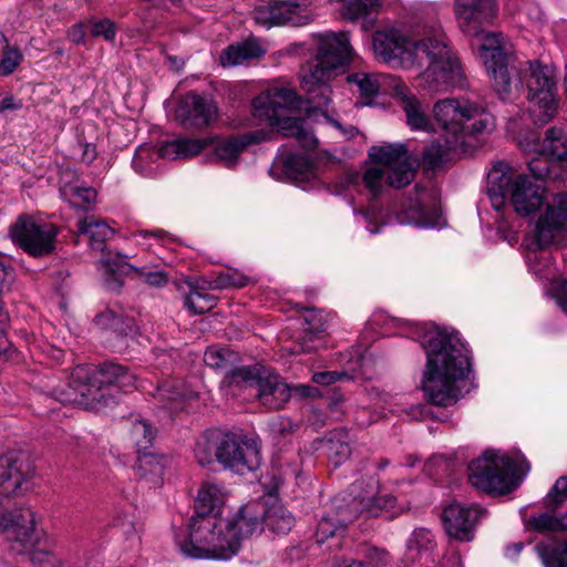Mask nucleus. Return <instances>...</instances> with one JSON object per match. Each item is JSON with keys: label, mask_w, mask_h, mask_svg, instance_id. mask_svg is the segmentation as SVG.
<instances>
[{"label": "nucleus", "mask_w": 567, "mask_h": 567, "mask_svg": "<svg viewBox=\"0 0 567 567\" xmlns=\"http://www.w3.org/2000/svg\"><path fill=\"white\" fill-rule=\"evenodd\" d=\"M347 81L348 83H353L358 86L360 95L363 99L371 100L380 91V81L379 75L377 74L355 72L349 74L347 76Z\"/></svg>", "instance_id": "46"}, {"label": "nucleus", "mask_w": 567, "mask_h": 567, "mask_svg": "<svg viewBox=\"0 0 567 567\" xmlns=\"http://www.w3.org/2000/svg\"><path fill=\"white\" fill-rule=\"evenodd\" d=\"M87 374L91 389L99 390L103 396L110 395V400L101 401V410L115 405L120 394L133 389L136 382L127 367L113 361H105L93 369L87 368Z\"/></svg>", "instance_id": "13"}, {"label": "nucleus", "mask_w": 567, "mask_h": 567, "mask_svg": "<svg viewBox=\"0 0 567 567\" xmlns=\"http://www.w3.org/2000/svg\"><path fill=\"white\" fill-rule=\"evenodd\" d=\"M514 183L512 168L497 163L487 175V195L495 210L501 212L511 194Z\"/></svg>", "instance_id": "24"}, {"label": "nucleus", "mask_w": 567, "mask_h": 567, "mask_svg": "<svg viewBox=\"0 0 567 567\" xmlns=\"http://www.w3.org/2000/svg\"><path fill=\"white\" fill-rule=\"evenodd\" d=\"M29 559L33 567H61L60 559L47 549L31 550Z\"/></svg>", "instance_id": "57"}, {"label": "nucleus", "mask_w": 567, "mask_h": 567, "mask_svg": "<svg viewBox=\"0 0 567 567\" xmlns=\"http://www.w3.org/2000/svg\"><path fill=\"white\" fill-rule=\"evenodd\" d=\"M291 390L292 396L300 399H316L321 396L319 389L309 384H297L291 386Z\"/></svg>", "instance_id": "63"}, {"label": "nucleus", "mask_w": 567, "mask_h": 567, "mask_svg": "<svg viewBox=\"0 0 567 567\" xmlns=\"http://www.w3.org/2000/svg\"><path fill=\"white\" fill-rule=\"evenodd\" d=\"M227 544L231 545V556L238 553L243 539L261 532V518L258 504H247L239 508L225 526Z\"/></svg>", "instance_id": "20"}, {"label": "nucleus", "mask_w": 567, "mask_h": 567, "mask_svg": "<svg viewBox=\"0 0 567 567\" xmlns=\"http://www.w3.org/2000/svg\"><path fill=\"white\" fill-rule=\"evenodd\" d=\"M168 457L147 451L137 453L136 472L140 480L150 484V487L159 486L167 466Z\"/></svg>", "instance_id": "27"}, {"label": "nucleus", "mask_w": 567, "mask_h": 567, "mask_svg": "<svg viewBox=\"0 0 567 567\" xmlns=\"http://www.w3.org/2000/svg\"><path fill=\"white\" fill-rule=\"evenodd\" d=\"M251 284V278L237 269H225L213 278V287L217 290L244 288Z\"/></svg>", "instance_id": "45"}, {"label": "nucleus", "mask_w": 567, "mask_h": 567, "mask_svg": "<svg viewBox=\"0 0 567 567\" xmlns=\"http://www.w3.org/2000/svg\"><path fill=\"white\" fill-rule=\"evenodd\" d=\"M261 530L276 536L287 535L295 526L293 515L282 505L274 504L260 513Z\"/></svg>", "instance_id": "31"}, {"label": "nucleus", "mask_w": 567, "mask_h": 567, "mask_svg": "<svg viewBox=\"0 0 567 567\" xmlns=\"http://www.w3.org/2000/svg\"><path fill=\"white\" fill-rule=\"evenodd\" d=\"M60 228L52 223H39L29 214H20L9 226L11 241L34 258L52 255Z\"/></svg>", "instance_id": "10"}, {"label": "nucleus", "mask_w": 567, "mask_h": 567, "mask_svg": "<svg viewBox=\"0 0 567 567\" xmlns=\"http://www.w3.org/2000/svg\"><path fill=\"white\" fill-rule=\"evenodd\" d=\"M278 126L285 132V135L296 136L305 148L313 150L316 147V137L302 127L299 118L284 117L278 120Z\"/></svg>", "instance_id": "44"}, {"label": "nucleus", "mask_w": 567, "mask_h": 567, "mask_svg": "<svg viewBox=\"0 0 567 567\" xmlns=\"http://www.w3.org/2000/svg\"><path fill=\"white\" fill-rule=\"evenodd\" d=\"M193 393H186L179 385L172 383H164L159 385L154 394V398L163 409H167L172 413L184 411L186 409L187 399L192 398Z\"/></svg>", "instance_id": "40"}, {"label": "nucleus", "mask_w": 567, "mask_h": 567, "mask_svg": "<svg viewBox=\"0 0 567 567\" xmlns=\"http://www.w3.org/2000/svg\"><path fill=\"white\" fill-rule=\"evenodd\" d=\"M368 154L373 163L388 167L386 181L390 187L402 188L414 181L416 168L404 144L373 145Z\"/></svg>", "instance_id": "14"}, {"label": "nucleus", "mask_w": 567, "mask_h": 567, "mask_svg": "<svg viewBox=\"0 0 567 567\" xmlns=\"http://www.w3.org/2000/svg\"><path fill=\"white\" fill-rule=\"evenodd\" d=\"M567 224V194L559 193L548 205L535 228V241L539 249L553 244Z\"/></svg>", "instance_id": "19"}, {"label": "nucleus", "mask_w": 567, "mask_h": 567, "mask_svg": "<svg viewBox=\"0 0 567 567\" xmlns=\"http://www.w3.org/2000/svg\"><path fill=\"white\" fill-rule=\"evenodd\" d=\"M388 171L381 167H369L362 175V182L373 196H378L388 184Z\"/></svg>", "instance_id": "50"}, {"label": "nucleus", "mask_w": 567, "mask_h": 567, "mask_svg": "<svg viewBox=\"0 0 567 567\" xmlns=\"http://www.w3.org/2000/svg\"><path fill=\"white\" fill-rule=\"evenodd\" d=\"M275 166L279 167L284 175L291 181H305L312 172L311 161L300 154L288 153L275 162Z\"/></svg>", "instance_id": "38"}, {"label": "nucleus", "mask_w": 567, "mask_h": 567, "mask_svg": "<svg viewBox=\"0 0 567 567\" xmlns=\"http://www.w3.org/2000/svg\"><path fill=\"white\" fill-rule=\"evenodd\" d=\"M217 297L209 292H187L184 298V306L193 315H204L217 306Z\"/></svg>", "instance_id": "47"}, {"label": "nucleus", "mask_w": 567, "mask_h": 567, "mask_svg": "<svg viewBox=\"0 0 567 567\" xmlns=\"http://www.w3.org/2000/svg\"><path fill=\"white\" fill-rule=\"evenodd\" d=\"M225 497L217 485L205 484L195 501V514L190 517L187 535L175 537L179 549L192 558L228 559L231 545L218 518Z\"/></svg>", "instance_id": "5"}, {"label": "nucleus", "mask_w": 567, "mask_h": 567, "mask_svg": "<svg viewBox=\"0 0 567 567\" xmlns=\"http://www.w3.org/2000/svg\"><path fill=\"white\" fill-rule=\"evenodd\" d=\"M355 519V513L351 511L349 504L338 507L336 517L323 516L317 526V542L323 543L329 537L337 534L338 530L344 528Z\"/></svg>", "instance_id": "36"}, {"label": "nucleus", "mask_w": 567, "mask_h": 567, "mask_svg": "<svg viewBox=\"0 0 567 567\" xmlns=\"http://www.w3.org/2000/svg\"><path fill=\"white\" fill-rule=\"evenodd\" d=\"M545 187L534 183L526 175H518L511 187L508 198L520 216H528L537 212L544 202Z\"/></svg>", "instance_id": "21"}, {"label": "nucleus", "mask_w": 567, "mask_h": 567, "mask_svg": "<svg viewBox=\"0 0 567 567\" xmlns=\"http://www.w3.org/2000/svg\"><path fill=\"white\" fill-rule=\"evenodd\" d=\"M95 328L110 331L117 337L134 338L138 333V326L133 317L113 308H106L93 318Z\"/></svg>", "instance_id": "25"}, {"label": "nucleus", "mask_w": 567, "mask_h": 567, "mask_svg": "<svg viewBox=\"0 0 567 567\" xmlns=\"http://www.w3.org/2000/svg\"><path fill=\"white\" fill-rule=\"evenodd\" d=\"M480 50L495 92L502 100L511 97L522 87L517 59L505 52L495 33L485 34Z\"/></svg>", "instance_id": "9"}, {"label": "nucleus", "mask_w": 567, "mask_h": 567, "mask_svg": "<svg viewBox=\"0 0 567 567\" xmlns=\"http://www.w3.org/2000/svg\"><path fill=\"white\" fill-rule=\"evenodd\" d=\"M87 28L92 37L103 38L105 41L112 42L115 39L117 27L107 18L101 20H90Z\"/></svg>", "instance_id": "51"}, {"label": "nucleus", "mask_w": 567, "mask_h": 567, "mask_svg": "<svg viewBox=\"0 0 567 567\" xmlns=\"http://www.w3.org/2000/svg\"><path fill=\"white\" fill-rule=\"evenodd\" d=\"M185 284L189 288L188 292H193V291L207 292V290H215L214 287L212 286L213 285V279L212 280H206L204 278H192V277H188L185 280Z\"/></svg>", "instance_id": "64"}, {"label": "nucleus", "mask_w": 567, "mask_h": 567, "mask_svg": "<svg viewBox=\"0 0 567 567\" xmlns=\"http://www.w3.org/2000/svg\"><path fill=\"white\" fill-rule=\"evenodd\" d=\"M23 107V101L7 92L0 94V114L9 111H18Z\"/></svg>", "instance_id": "61"}, {"label": "nucleus", "mask_w": 567, "mask_h": 567, "mask_svg": "<svg viewBox=\"0 0 567 567\" xmlns=\"http://www.w3.org/2000/svg\"><path fill=\"white\" fill-rule=\"evenodd\" d=\"M426 364L422 390L427 401L436 406H451L458 401L457 382L471 372L468 351L457 332L429 331L422 341Z\"/></svg>", "instance_id": "3"}, {"label": "nucleus", "mask_w": 567, "mask_h": 567, "mask_svg": "<svg viewBox=\"0 0 567 567\" xmlns=\"http://www.w3.org/2000/svg\"><path fill=\"white\" fill-rule=\"evenodd\" d=\"M259 134L260 132H248L218 141L214 148L216 158L226 167H233L247 146L259 142Z\"/></svg>", "instance_id": "26"}, {"label": "nucleus", "mask_w": 567, "mask_h": 567, "mask_svg": "<svg viewBox=\"0 0 567 567\" xmlns=\"http://www.w3.org/2000/svg\"><path fill=\"white\" fill-rule=\"evenodd\" d=\"M305 311V329L311 333H320L327 330L328 321L321 310L313 307L302 308Z\"/></svg>", "instance_id": "52"}, {"label": "nucleus", "mask_w": 567, "mask_h": 567, "mask_svg": "<svg viewBox=\"0 0 567 567\" xmlns=\"http://www.w3.org/2000/svg\"><path fill=\"white\" fill-rule=\"evenodd\" d=\"M14 280V269L0 260V295L10 289Z\"/></svg>", "instance_id": "62"}, {"label": "nucleus", "mask_w": 567, "mask_h": 567, "mask_svg": "<svg viewBox=\"0 0 567 567\" xmlns=\"http://www.w3.org/2000/svg\"><path fill=\"white\" fill-rule=\"evenodd\" d=\"M105 265V286L107 289L116 291L123 286L124 278L133 275L151 287L161 288L167 285L169 280L168 272L158 269L157 267H134L130 265L126 257L120 254L114 256H106L104 259Z\"/></svg>", "instance_id": "15"}, {"label": "nucleus", "mask_w": 567, "mask_h": 567, "mask_svg": "<svg viewBox=\"0 0 567 567\" xmlns=\"http://www.w3.org/2000/svg\"><path fill=\"white\" fill-rule=\"evenodd\" d=\"M546 156L542 155L540 157H535L528 163V169L533 174V176L542 181L549 174V163Z\"/></svg>", "instance_id": "60"}, {"label": "nucleus", "mask_w": 567, "mask_h": 567, "mask_svg": "<svg viewBox=\"0 0 567 567\" xmlns=\"http://www.w3.org/2000/svg\"><path fill=\"white\" fill-rule=\"evenodd\" d=\"M394 93L406 114L408 124L414 130H429L430 120L422 111L421 103L409 87L403 83H396L394 85Z\"/></svg>", "instance_id": "28"}, {"label": "nucleus", "mask_w": 567, "mask_h": 567, "mask_svg": "<svg viewBox=\"0 0 567 567\" xmlns=\"http://www.w3.org/2000/svg\"><path fill=\"white\" fill-rule=\"evenodd\" d=\"M217 115L215 102L196 92H188L179 102L176 117L186 128L208 126Z\"/></svg>", "instance_id": "18"}, {"label": "nucleus", "mask_w": 567, "mask_h": 567, "mask_svg": "<svg viewBox=\"0 0 567 567\" xmlns=\"http://www.w3.org/2000/svg\"><path fill=\"white\" fill-rule=\"evenodd\" d=\"M529 526L538 533L563 532L561 516L556 517L547 513L532 517Z\"/></svg>", "instance_id": "53"}, {"label": "nucleus", "mask_w": 567, "mask_h": 567, "mask_svg": "<svg viewBox=\"0 0 567 567\" xmlns=\"http://www.w3.org/2000/svg\"><path fill=\"white\" fill-rule=\"evenodd\" d=\"M70 190L72 198L69 199V203L76 209L86 210L95 202L96 192L93 188L72 187Z\"/></svg>", "instance_id": "54"}, {"label": "nucleus", "mask_w": 567, "mask_h": 567, "mask_svg": "<svg viewBox=\"0 0 567 567\" xmlns=\"http://www.w3.org/2000/svg\"><path fill=\"white\" fill-rule=\"evenodd\" d=\"M78 233L89 238L92 249L103 251L105 241L113 236L114 230L104 221L91 216L78 221Z\"/></svg>", "instance_id": "35"}, {"label": "nucleus", "mask_w": 567, "mask_h": 567, "mask_svg": "<svg viewBox=\"0 0 567 567\" xmlns=\"http://www.w3.org/2000/svg\"><path fill=\"white\" fill-rule=\"evenodd\" d=\"M156 429L146 421H134L130 430V436L136 446V452L140 453L150 450L156 437Z\"/></svg>", "instance_id": "43"}, {"label": "nucleus", "mask_w": 567, "mask_h": 567, "mask_svg": "<svg viewBox=\"0 0 567 567\" xmlns=\"http://www.w3.org/2000/svg\"><path fill=\"white\" fill-rule=\"evenodd\" d=\"M434 120L443 130V138L434 140L423 150V162L437 168L451 154L465 153L467 136L491 133L494 116L476 102L467 99H443L433 107Z\"/></svg>", "instance_id": "4"}, {"label": "nucleus", "mask_w": 567, "mask_h": 567, "mask_svg": "<svg viewBox=\"0 0 567 567\" xmlns=\"http://www.w3.org/2000/svg\"><path fill=\"white\" fill-rule=\"evenodd\" d=\"M537 550L545 567H567V540L538 545Z\"/></svg>", "instance_id": "42"}, {"label": "nucleus", "mask_w": 567, "mask_h": 567, "mask_svg": "<svg viewBox=\"0 0 567 567\" xmlns=\"http://www.w3.org/2000/svg\"><path fill=\"white\" fill-rule=\"evenodd\" d=\"M218 463L237 474L254 472L261 464L260 449L257 442L245 434L223 432Z\"/></svg>", "instance_id": "12"}, {"label": "nucleus", "mask_w": 567, "mask_h": 567, "mask_svg": "<svg viewBox=\"0 0 567 567\" xmlns=\"http://www.w3.org/2000/svg\"><path fill=\"white\" fill-rule=\"evenodd\" d=\"M254 21L261 27H305L315 14L308 0H269L252 10Z\"/></svg>", "instance_id": "11"}, {"label": "nucleus", "mask_w": 567, "mask_h": 567, "mask_svg": "<svg viewBox=\"0 0 567 567\" xmlns=\"http://www.w3.org/2000/svg\"><path fill=\"white\" fill-rule=\"evenodd\" d=\"M486 511L478 505L462 506L452 504L442 512V522L450 538L458 542H471L475 537V528Z\"/></svg>", "instance_id": "17"}, {"label": "nucleus", "mask_w": 567, "mask_h": 567, "mask_svg": "<svg viewBox=\"0 0 567 567\" xmlns=\"http://www.w3.org/2000/svg\"><path fill=\"white\" fill-rule=\"evenodd\" d=\"M424 188L420 185L414 186L415 197L409 196L402 199L398 206L396 219L400 224H410L415 226H436L441 217L437 207L427 208L419 198V192Z\"/></svg>", "instance_id": "22"}, {"label": "nucleus", "mask_w": 567, "mask_h": 567, "mask_svg": "<svg viewBox=\"0 0 567 567\" xmlns=\"http://www.w3.org/2000/svg\"><path fill=\"white\" fill-rule=\"evenodd\" d=\"M266 54L256 38H249L244 42L228 45L220 54V63L224 66H234L244 63L247 60L259 59Z\"/></svg>", "instance_id": "29"}, {"label": "nucleus", "mask_w": 567, "mask_h": 567, "mask_svg": "<svg viewBox=\"0 0 567 567\" xmlns=\"http://www.w3.org/2000/svg\"><path fill=\"white\" fill-rule=\"evenodd\" d=\"M256 398L264 406L279 410L292 398V390L279 374L269 370L256 392Z\"/></svg>", "instance_id": "23"}, {"label": "nucleus", "mask_w": 567, "mask_h": 567, "mask_svg": "<svg viewBox=\"0 0 567 567\" xmlns=\"http://www.w3.org/2000/svg\"><path fill=\"white\" fill-rule=\"evenodd\" d=\"M269 370L270 369L268 367L261 363L243 365L239 362L230 372H228L227 375H225V381L228 385L245 389L254 388L258 390Z\"/></svg>", "instance_id": "30"}, {"label": "nucleus", "mask_w": 567, "mask_h": 567, "mask_svg": "<svg viewBox=\"0 0 567 567\" xmlns=\"http://www.w3.org/2000/svg\"><path fill=\"white\" fill-rule=\"evenodd\" d=\"M86 367H76L68 383L61 384L50 392V396L62 404H76L86 410L100 411L101 400L105 402V396L99 393V390L90 388ZM110 400V395L106 396Z\"/></svg>", "instance_id": "16"}, {"label": "nucleus", "mask_w": 567, "mask_h": 567, "mask_svg": "<svg viewBox=\"0 0 567 567\" xmlns=\"http://www.w3.org/2000/svg\"><path fill=\"white\" fill-rule=\"evenodd\" d=\"M373 50L379 61L392 68L426 66L416 76V84L431 94L465 86L464 71L440 25L425 28L414 39L394 29L377 31L373 35Z\"/></svg>", "instance_id": "1"}, {"label": "nucleus", "mask_w": 567, "mask_h": 567, "mask_svg": "<svg viewBox=\"0 0 567 567\" xmlns=\"http://www.w3.org/2000/svg\"><path fill=\"white\" fill-rule=\"evenodd\" d=\"M528 471L526 458L516 460L486 451L468 464V480L475 488L486 494L506 495L517 488L519 475Z\"/></svg>", "instance_id": "7"}, {"label": "nucleus", "mask_w": 567, "mask_h": 567, "mask_svg": "<svg viewBox=\"0 0 567 567\" xmlns=\"http://www.w3.org/2000/svg\"><path fill=\"white\" fill-rule=\"evenodd\" d=\"M567 501V476L559 477L546 497L547 507H558Z\"/></svg>", "instance_id": "58"}, {"label": "nucleus", "mask_w": 567, "mask_h": 567, "mask_svg": "<svg viewBox=\"0 0 567 567\" xmlns=\"http://www.w3.org/2000/svg\"><path fill=\"white\" fill-rule=\"evenodd\" d=\"M519 79L522 87L504 101L516 99L520 92H527V100L532 104L530 111L534 123L538 126L547 124L557 112V80L553 66L539 61L519 62Z\"/></svg>", "instance_id": "8"}, {"label": "nucleus", "mask_w": 567, "mask_h": 567, "mask_svg": "<svg viewBox=\"0 0 567 567\" xmlns=\"http://www.w3.org/2000/svg\"><path fill=\"white\" fill-rule=\"evenodd\" d=\"M458 16L467 22L489 23L497 13L495 0H455Z\"/></svg>", "instance_id": "32"}, {"label": "nucleus", "mask_w": 567, "mask_h": 567, "mask_svg": "<svg viewBox=\"0 0 567 567\" xmlns=\"http://www.w3.org/2000/svg\"><path fill=\"white\" fill-rule=\"evenodd\" d=\"M349 506L355 513V516L359 512L365 513L368 517H377L382 513H389V517H393L398 513L395 511L396 497L392 494L369 497L367 499L362 498L360 501L353 498Z\"/></svg>", "instance_id": "33"}, {"label": "nucleus", "mask_w": 567, "mask_h": 567, "mask_svg": "<svg viewBox=\"0 0 567 567\" xmlns=\"http://www.w3.org/2000/svg\"><path fill=\"white\" fill-rule=\"evenodd\" d=\"M539 152L550 159L567 161V133L561 127H549L545 133Z\"/></svg>", "instance_id": "39"}, {"label": "nucleus", "mask_w": 567, "mask_h": 567, "mask_svg": "<svg viewBox=\"0 0 567 567\" xmlns=\"http://www.w3.org/2000/svg\"><path fill=\"white\" fill-rule=\"evenodd\" d=\"M364 567H386L390 563V555L385 549L367 547L363 550Z\"/></svg>", "instance_id": "56"}, {"label": "nucleus", "mask_w": 567, "mask_h": 567, "mask_svg": "<svg viewBox=\"0 0 567 567\" xmlns=\"http://www.w3.org/2000/svg\"><path fill=\"white\" fill-rule=\"evenodd\" d=\"M209 143L210 141L207 138H176L162 145L158 155L168 159L195 156Z\"/></svg>", "instance_id": "34"}, {"label": "nucleus", "mask_w": 567, "mask_h": 567, "mask_svg": "<svg viewBox=\"0 0 567 567\" xmlns=\"http://www.w3.org/2000/svg\"><path fill=\"white\" fill-rule=\"evenodd\" d=\"M348 378V373L344 371H323L316 372L312 375V381L317 384L330 385Z\"/></svg>", "instance_id": "59"}, {"label": "nucleus", "mask_w": 567, "mask_h": 567, "mask_svg": "<svg viewBox=\"0 0 567 567\" xmlns=\"http://www.w3.org/2000/svg\"><path fill=\"white\" fill-rule=\"evenodd\" d=\"M317 53L301 70V86L306 91L302 99L288 87L274 89L268 104L275 116H279L280 109L300 111L303 102L307 109H322L330 102V80L337 70L346 69L354 54L350 44V33L324 32L315 37Z\"/></svg>", "instance_id": "2"}, {"label": "nucleus", "mask_w": 567, "mask_h": 567, "mask_svg": "<svg viewBox=\"0 0 567 567\" xmlns=\"http://www.w3.org/2000/svg\"><path fill=\"white\" fill-rule=\"evenodd\" d=\"M30 466L22 451L0 453V498L14 495L30 475ZM35 514L31 508L0 513V533L8 540L19 543L24 549L33 548L40 533L35 528Z\"/></svg>", "instance_id": "6"}, {"label": "nucleus", "mask_w": 567, "mask_h": 567, "mask_svg": "<svg viewBox=\"0 0 567 567\" xmlns=\"http://www.w3.org/2000/svg\"><path fill=\"white\" fill-rule=\"evenodd\" d=\"M221 437L223 432L218 430L206 431L198 437L194 453L197 462L202 466L212 464L215 460L218 462Z\"/></svg>", "instance_id": "37"}, {"label": "nucleus", "mask_w": 567, "mask_h": 567, "mask_svg": "<svg viewBox=\"0 0 567 567\" xmlns=\"http://www.w3.org/2000/svg\"><path fill=\"white\" fill-rule=\"evenodd\" d=\"M204 362L215 370L225 371L226 375L240 362L239 353L226 347H208L204 353Z\"/></svg>", "instance_id": "41"}, {"label": "nucleus", "mask_w": 567, "mask_h": 567, "mask_svg": "<svg viewBox=\"0 0 567 567\" xmlns=\"http://www.w3.org/2000/svg\"><path fill=\"white\" fill-rule=\"evenodd\" d=\"M22 61V54L17 48L7 47L3 50L2 59L0 61V74L8 76L14 72Z\"/></svg>", "instance_id": "55"}, {"label": "nucleus", "mask_w": 567, "mask_h": 567, "mask_svg": "<svg viewBox=\"0 0 567 567\" xmlns=\"http://www.w3.org/2000/svg\"><path fill=\"white\" fill-rule=\"evenodd\" d=\"M329 458L334 466H339L351 455V446L344 435L333 434L328 442Z\"/></svg>", "instance_id": "48"}, {"label": "nucleus", "mask_w": 567, "mask_h": 567, "mask_svg": "<svg viewBox=\"0 0 567 567\" xmlns=\"http://www.w3.org/2000/svg\"><path fill=\"white\" fill-rule=\"evenodd\" d=\"M408 547L411 551L429 556L435 547L433 535L424 528L415 529L408 540Z\"/></svg>", "instance_id": "49"}]
</instances>
